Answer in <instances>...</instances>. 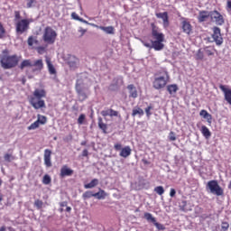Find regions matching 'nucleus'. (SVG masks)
I'll return each instance as SVG.
<instances>
[{"instance_id":"obj_1","label":"nucleus","mask_w":231,"mask_h":231,"mask_svg":"<svg viewBox=\"0 0 231 231\" xmlns=\"http://www.w3.org/2000/svg\"><path fill=\"white\" fill-rule=\"evenodd\" d=\"M152 37L154 41H152V43H149L145 41H142V44L145 48H150V50H154L155 51H162L165 48V34L160 32V27L156 26L154 23H152Z\"/></svg>"},{"instance_id":"obj_2","label":"nucleus","mask_w":231,"mask_h":231,"mask_svg":"<svg viewBox=\"0 0 231 231\" xmlns=\"http://www.w3.org/2000/svg\"><path fill=\"white\" fill-rule=\"evenodd\" d=\"M42 98H46V90L43 88H36L29 102L34 109L46 108V102Z\"/></svg>"},{"instance_id":"obj_3","label":"nucleus","mask_w":231,"mask_h":231,"mask_svg":"<svg viewBox=\"0 0 231 231\" xmlns=\"http://www.w3.org/2000/svg\"><path fill=\"white\" fill-rule=\"evenodd\" d=\"M169 80H171L169 71H167L165 69H162L154 74L152 86L154 89H163V88H165V86H167L169 83Z\"/></svg>"},{"instance_id":"obj_4","label":"nucleus","mask_w":231,"mask_h":231,"mask_svg":"<svg viewBox=\"0 0 231 231\" xmlns=\"http://www.w3.org/2000/svg\"><path fill=\"white\" fill-rule=\"evenodd\" d=\"M0 64L4 69H12L19 64V57L17 55H3L0 58Z\"/></svg>"},{"instance_id":"obj_5","label":"nucleus","mask_w":231,"mask_h":231,"mask_svg":"<svg viewBox=\"0 0 231 231\" xmlns=\"http://www.w3.org/2000/svg\"><path fill=\"white\" fill-rule=\"evenodd\" d=\"M24 68H33L32 73H35L44 69V63L42 62V60H36L33 62L32 60H23L20 64V69H24Z\"/></svg>"},{"instance_id":"obj_6","label":"nucleus","mask_w":231,"mask_h":231,"mask_svg":"<svg viewBox=\"0 0 231 231\" xmlns=\"http://www.w3.org/2000/svg\"><path fill=\"white\" fill-rule=\"evenodd\" d=\"M42 40L46 44H55L57 41V31L51 26L45 27L43 30Z\"/></svg>"},{"instance_id":"obj_7","label":"nucleus","mask_w":231,"mask_h":231,"mask_svg":"<svg viewBox=\"0 0 231 231\" xmlns=\"http://www.w3.org/2000/svg\"><path fill=\"white\" fill-rule=\"evenodd\" d=\"M32 20L30 19H22L16 22L15 23V32L18 35H23L25 32L30 30V23Z\"/></svg>"},{"instance_id":"obj_8","label":"nucleus","mask_w":231,"mask_h":231,"mask_svg":"<svg viewBox=\"0 0 231 231\" xmlns=\"http://www.w3.org/2000/svg\"><path fill=\"white\" fill-rule=\"evenodd\" d=\"M207 189H208L211 194H215V196H223L224 191L217 180H209L207 184Z\"/></svg>"},{"instance_id":"obj_9","label":"nucleus","mask_w":231,"mask_h":231,"mask_svg":"<svg viewBox=\"0 0 231 231\" xmlns=\"http://www.w3.org/2000/svg\"><path fill=\"white\" fill-rule=\"evenodd\" d=\"M114 149L116 151H121L119 153V156H121V158H128V156H131V146H125L124 148H122V144L117 143L114 145Z\"/></svg>"},{"instance_id":"obj_10","label":"nucleus","mask_w":231,"mask_h":231,"mask_svg":"<svg viewBox=\"0 0 231 231\" xmlns=\"http://www.w3.org/2000/svg\"><path fill=\"white\" fill-rule=\"evenodd\" d=\"M211 21L217 26H223L225 24V17L217 10L211 11Z\"/></svg>"},{"instance_id":"obj_11","label":"nucleus","mask_w":231,"mask_h":231,"mask_svg":"<svg viewBox=\"0 0 231 231\" xmlns=\"http://www.w3.org/2000/svg\"><path fill=\"white\" fill-rule=\"evenodd\" d=\"M180 21V26L183 33H186V35H190V33H192V24L190 23V21L185 17H181Z\"/></svg>"},{"instance_id":"obj_12","label":"nucleus","mask_w":231,"mask_h":231,"mask_svg":"<svg viewBox=\"0 0 231 231\" xmlns=\"http://www.w3.org/2000/svg\"><path fill=\"white\" fill-rule=\"evenodd\" d=\"M212 39L217 46H221V44H223V37L221 36V29L219 27H213Z\"/></svg>"},{"instance_id":"obj_13","label":"nucleus","mask_w":231,"mask_h":231,"mask_svg":"<svg viewBox=\"0 0 231 231\" xmlns=\"http://www.w3.org/2000/svg\"><path fill=\"white\" fill-rule=\"evenodd\" d=\"M75 89L79 100H81V102H84V100L88 98V94H86V92L84 91V87L82 86V84L77 81Z\"/></svg>"},{"instance_id":"obj_14","label":"nucleus","mask_w":231,"mask_h":231,"mask_svg":"<svg viewBox=\"0 0 231 231\" xmlns=\"http://www.w3.org/2000/svg\"><path fill=\"white\" fill-rule=\"evenodd\" d=\"M211 18V11H206V10H201L199 12V15L197 17L199 23H205L208 21V19Z\"/></svg>"},{"instance_id":"obj_15","label":"nucleus","mask_w":231,"mask_h":231,"mask_svg":"<svg viewBox=\"0 0 231 231\" xmlns=\"http://www.w3.org/2000/svg\"><path fill=\"white\" fill-rule=\"evenodd\" d=\"M157 19H162V25L163 28H169V13L163 12V13H157L155 14Z\"/></svg>"},{"instance_id":"obj_16","label":"nucleus","mask_w":231,"mask_h":231,"mask_svg":"<svg viewBox=\"0 0 231 231\" xmlns=\"http://www.w3.org/2000/svg\"><path fill=\"white\" fill-rule=\"evenodd\" d=\"M219 89L224 93L226 102L231 106V88H226L225 85H219Z\"/></svg>"},{"instance_id":"obj_17","label":"nucleus","mask_w":231,"mask_h":231,"mask_svg":"<svg viewBox=\"0 0 231 231\" xmlns=\"http://www.w3.org/2000/svg\"><path fill=\"white\" fill-rule=\"evenodd\" d=\"M43 160L45 167H51V150H44Z\"/></svg>"},{"instance_id":"obj_18","label":"nucleus","mask_w":231,"mask_h":231,"mask_svg":"<svg viewBox=\"0 0 231 231\" xmlns=\"http://www.w3.org/2000/svg\"><path fill=\"white\" fill-rule=\"evenodd\" d=\"M80 60L75 56H70L68 60V65L71 69H77L79 68Z\"/></svg>"},{"instance_id":"obj_19","label":"nucleus","mask_w":231,"mask_h":231,"mask_svg":"<svg viewBox=\"0 0 231 231\" xmlns=\"http://www.w3.org/2000/svg\"><path fill=\"white\" fill-rule=\"evenodd\" d=\"M66 176H73V170L68 167V165H63L60 171V177L66 178Z\"/></svg>"},{"instance_id":"obj_20","label":"nucleus","mask_w":231,"mask_h":231,"mask_svg":"<svg viewBox=\"0 0 231 231\" xmlns=\"http://www.w3.org/2000/svg\"><path fill=\"white\" fill-rule=\"evenodd\" d=\"M127 89L129 91L130 98H138V90H136V87H134V85H128Z\"/></svg>"},{"instance_id":"obj_21","label":"nucleus","mask_w":231,"mask_h":231,"mask_svg":"<svg viewBox=\"0 0 231 231\" xmlns=\"http://www.w3.org/2000/svg\"><path fill=\"white\" fill-rule=\"evenodd\" d=\"M46 64H47V68L49 69L50 75H57V69H55V67L51 63V60H50V58L46 59Z\"/></svg>"},{"instance_id":"obj_22","label":"nucleus","mask_w":231,"mask_h":231,"mask_svg":"<svg viewBox=\"0 0 231 231\" xmlns=\"http://www.w3.org/2000/svg\"><path fill=\"white\" fill-rule=\"evenodd\" d=\"M96 27L98 28L99 30H102L103 32H106L109 35H115V27L113 26L104 27V26L96 25Z\"/></svg>"},{"instance_id":"obj_23","label":"nucleus","mask_w":231,"mask_h":231,"mask_svg":"<svg viewBox=\"0 0 231 231\" xmlns=\"http://www.w3.org/2000/svg\"><path fill=\"white\" fill-rule=\"evenodd\" d=\"M199 116H203L207 120L208 124H212V115H210L207 110H201L199 112Z\"/></svg>"},{"instance_id":"obj_24","label":"nucleus","mask_w":231,"mask_h":231,"mask_svg":"<svg viewBox=\"0 0 231 231\" xmlns=\"http://www.w3.org/2000/svg\"><path fill=\"white\" fill-rule=\"evenodd\" d=\"M201 134H203L204 137H206L207 140L212 136V133L208 129V127L202 125L200 129Z\"/></svg>"},{"instance_id":"obj_25","label":"nucleus","mask_w":231,"mask_h":231,"mask_svg":"<svg viewBox=\"0 0 231 231\" xmlns=\"http://www.w3.org/2000/svg\"><path fill=\"white\" fill-rule=\"evenodd\" d=\"M106 196H107V193L100 188L98 192L94 193V198H97V199H106Z\"/></svg>"},{"instance_id":"obj_26","label":"nucleus","mask_w":231,"mask_h":231,"mask_svg":"<svg viewBox=\"0 0 231 231\" xmlns=\"http://www.w3.org/2000/svg\"><path fill=\"white\" fill-rule=\"evenodd\" d=\"M167 91L170 95H176L178 92V85L171 84L167 86Z\"/></svg>"},{"instance_id":"obj_27","label":"nucleus","mask_w":231,"mask_h":231,"mask_svg":"<svg viewBox=\"0 0 231 231\" xmlns=\"http://www.w3.org/2000/svg\"><path fill=\"white\" fill-rule=\"evenodd\" d=\"M98 185V179H93L89 183L84 185V189H95Z\"/></svg>"},{"instance_id":"obj_28","label":"nucleus","mask_w":231,"mask_h":231,"mask_svg":"<svg viewBox=\"0 0 231 231\" xmlns=\"http://www.w3.org/2000/svg\"><path fill=\"white\" fill-rule=\"evenodd\" d=\"M28 46H33V44H39V40H37V36H29L27 40Z\"/></svg>"},{"instance_id":"obj_29","label":"nucleus","mask_w":231,"mask_h":231,"mask_svg":"<svg viewBox=\"0 0 231 231\" xmlns=\"http://www.w3.org/2000/svg\"><path fill=\"white\" fill-rule=\"evenodd\" d=\"M98 127L99 129H102L103 133H107V125H106L104 123V121L102 120V117L98 118Z\"/></svg>"},{"instance_id":"obj_30","label":"nucleus","mask_w":231,"mask_h":231,"mask_svg":"<svg viewBox=\"0 0 231 231\" xmlns=\"http://www.w3.org/2000/svg\"><path fill=\"white\" fill-rule=\"evenodd\" d=\"M144 219H146V221H149L150 223H156V218L152 217V214L149 212L144 213Z\"/></svg>"},{"instance_id":"obj_31","label":"nucleus","mask_w":231,"mask_h":231,"mask_svg":"<svg viewBox=\"0 0 231 231\" xmlns=\"http://www.w3.org/2000/svg\"><path fill=\"white\" fill-rule=\"evenodd\" d=\"M136 115H139V116H143L144 113H143V109L137 107V108H134L133 112H132V116H136Z\"/></svg>"},{"instance_id":"obj_32","label":"nucleus","mask_w":231,"mask_h":231,"mask_svg":"<svg viewBox=\"0 0 231 231\" xmlns=\"http://www.w3.org/2000/svg\"><path fill=\"white\" fill-rule=\"evenodd\" d=\"M37 121L42 125H44V124H46V122H48V118L46 117V116H42L41 114L37 115Z\"/></svg>"},{"instance_id":"obj_33","label":"nucleus","mask_w":231,"mask_h":231,"mask_svg":"<svg viewBox=\"0 0 231 231\" xmlns=\"http://www.w3.org/2000/svg\"><path fill=\"white\" fill-rule=\"evenodd\" d=\"M4 160L5 162H7V163H10L11 162H14V160H15V156H14V154L12 153H5L4 155Z\"/></svg>"},{"instance_id":"obj_34","label":"nucleus","mask_w":231,"mask_h":231,"mask_svg":"<svg viewBox=\"0 0 231 231\" xmlns=\"http://www.w3.org/2000/svg\"><path fill=\"white\" fill-rule=\"evenodd\" d=\"M154 192H156V194H159V196H163V194L165 193V189L162 188V186H157L154 188Z\"/></svg>"},{"instance_id":"obj_35","label":"nucleus","mask_w":231,"mask_h":231,"mask_svg":"<svg viewBox=\"0 0 231 231\" xmlns=\"http://www.w3.org/2000/svg\"><path fill=\"white\" fill-rule=\"evenodd\" d=\"M39 125H41V124L36 120L34 123L31 124V125L28 126V131H33L35 129H38Z\"/></svg>"},{"instance_id":"obj_36","label":"nucleus","mask_w":231,"mask_h":231,"mask_svg":"<svg viewBox=\"0 0 231 231\" xmlns=\"http://www.w3.org/2000/svg\"><path fill=\"white\" fill-rule=\"evenodd\" d=\"M204 54H203V51H201V49H199L198 51H197V54L195 55V59L196 60H203V58H204Z\"/></svg>"},{"instance_id":"obj_37","label":"nucleus","mask_w":231,"mask_h":231,"mask_svg":"<svg viewBox=\"0 0 231 231\" xmlns=\"http://www.w3.org/2000/svg\"><path fill=\"white\" fill-rule=\"evenodd\" d=\"M42 183L43 185H50V183H51V177H50V175L48 174L44 175L42 179Z\"/></svg>"},{"instance_id":"obj_38","label":"nucleus","mask_w":231,"mask_h":231,"mask_svg":"<svg viewBox=\"0 0 231 231\" xmlns=\"http://www.w3.org/2000/svg\"><path fill=\"white\" fill-rule=\"evenodd\" d=\"M89 198H95V193H93V191H86L83 193L84 199H89Z\"/></svg>"},{"instance_id":"obj_39","label":"nucleus","mask_w":231,"mask_h":231,"mask_svg":"<svg viewBox=\"0 0 231 231\" xmlns=\"http://www.w3.org/2000/svg\"><path fill=\"white\" fill-rule=\"evenodd\" d=\"M43 205H44V202H42V200H41V199H36L34 201V207H36V208L38 210H41V208H42Z\"/></svg>"},{"instance_id":"obj_40","label":"nucleus","mask_w":231,"mask_h":231,"mask_svg":"<svg viewBox=\"0 0 231 231\" xmlns=\"http://www.w3.org/2000/svg\"><path fill=\"white\" fill-rule=\"evenodd\" d=\"M5 34H6V29H5V26L0 22V39H3Z\"/></svg>"},{"instance_id":"obj_41","label":"nucleus","mask_w":231,"mask_h":231,"mask_svg":"<svg viewBox=\"0 0 231 231\" xmlns=\"http://www.w3.org/2000/svg\"><path fill=\"white\" fill-rule=\"evenodd\" d=\"M85 120H86V115L81 114V115L79 116V118H78V124H79V125H82V124H84Z\"/></svg>"},{"instance_id":"obj_42","label":"nucleus","mask_w":231,"mask_h":231,"mask_svg":"<svg viewBox=\"0 0 231 231\" xmlns=\"http://www.w3.org/2000/svg\"><path fill=\"white\" fill-rule=\"evenodd\" d=\"M153 225H154V226H156V228L158 230H165V226H163L161 223L156 222V220H155V222H153Z\"/></svg>"},{"instance_id":"obj_43","label":"nucleus","mask_w":231,"mask_h":231,"mask_svg":"<svg viewBox=\"0 0 231 231\" xmlns=\"http://www.w3.org/2000/svg\"><path fill=\"white\" fill-rule=\"evenodd\" d=\"M26 1H27V4H26L27 8H32L33 5L37 3V0H26Z\"/></svg>"},{"instance_id":"obj_44","label":"nucleus","mask_w":231,"mask_h":231,"mask_svg":"<svg viewBox=\"0 0 231 231\" xmlns=\"http://www.w3.org/2000/svg\"><path fill=\"white\" fill-rule=\"evenodd\" d=\"M168 138L170 142H176V134H174V132H170Z\"/></svg>"},{"instance_id":"obj_45","label":"nucleus","mask_w":231,"mask_h":231,"mask_svg":"<svg viewBox=\"0 0 231 231\" xmlns=\"http://www.w3.org/2000/svg\"><path fill=\"white\" fill-rule=\"evenodd\" d=\"M228 228H230V224H228V222H222L221 229L226 231Z\"/></svg>"},{"instance_id":"obj_46","label":"nucleus","mask_w":231,"mask_h":231,"mask_svg":"<svg viewBox=\"0 0 231 231\" xmlns=\"http://www.w3.org/2000/svg\"><path fill=\"white\" fill-rule=\"evenodd\" d=\"M71 17H72V19H74L75 21H80V22L83 21V19L80 18L79 15L77 14V13H72V14H71Z\"/></svg>"},{"instance_id":"obj_47","label":"nucleus","mask_w":231,"mask_h":231,"mask_svg":"<svg viewBox=\"0 0 231 231\" xmlns=\"http://www.w3.org/2000/svg\"><path fill=\"white\" fill-rule=\"evenodd\" d=\"M151 109H152V106H149L148 107L145 108V113H146V116L148 118L151 117V115H152V113H151Z\"/></svg>"},{"instance_id":"obj_48","label":"nucleus","mask_w":231,"mask_h":231,"mask_svg":"<svg viewBox=\"0 0 231 231\" xmlns=\"http://www.w3.org/2000/svg\"><path fill=\"white\" fill-rule=\"evenodd\" d=\"M111 109H106V110H102L101 115L106 117V116H110Z\"/></svg>"},{"instance_id":"obj_49","label":"nucleus","mask_w":231,"mask_h":231,"mask_svg":"<svg viewBox=\"0 0 231 231\" xmlns=\"http://www.w3.org/2000/svg\"><path fill=\"white\" fill-rule=\"evenodd\" d=\"M36 50H37V52H38L40 55H42V53H43L44 51H46V48H44V47H42V46L37 47Z\"/></svg>"},{"instance_id":"obj_50","label":"nucleus","mask_w":231,"mask_h":231,"mask_svg":"<svg viewBox=\"0 0 231 231\" xmlns=\"http://www.w3.org/2000/svg\"><path fill=\"white\" fill-rule=\"evenodd\" d=\"M14 19L15 21H18L19 19H21V12L19 11L14 12Z\"/></svg>"},{"instance_id":"obj_51","label":"nucleus","mask_w":231,"mask_h":231,"mask_svg":"<svg viewBox=\"0 0 231 231\" xmlns=\"http://www.w3.org/2000/svg\"><path fill=\"white\" fill-rule=\"evenodd\" d=\"M205 53H206V55H208V57H210V56L214 55L213 51L208 50V47H207L205 49Z\"/></svg>"},{"instance_id":"obj_52","label":"nucleus","mask_w":231,"mask_h":231,"mask_svg":"<svg viewBox=\"0 0 231 231\" xmlns=\"http://www.w3.org/2000/svg\"><path fill=\"white\" fill-rule=\"evenodd\" d=\"M110 116H118V111L113 110L112 108H110Z\"/></svg>"},{"instance_id":"obj_53","label":"nucleus","mask_w":231,"mask_h":231,"mask_svg":"<svg viewBox=\"0 0 231 231\" xmlns=\"http://www.w3.org/2000/svg\"><path fill=\"white\" fill-rule=\"evenodd\" d=\"M174 196H176V189H174L173 188H171L170 189V197L171 198H174Z\"/></svg>"},{"instance_id":"obj_54","label":"nucleus","mask_w":231,"mask_h":231,"mask_svg":"<svg viewBox=\"0 0 231 231\" xmlns=\"http://www.w3.org/2000/svg\"><path fill=\"white\" fill-rule=\"evenodd\" d=\"M89 155V152H88V149L83 150L82 156L84 158L88 157Z\"/></svg>"},{"instance_id":"obj_55","label":"nucleus","mask_w":231,"mask_h":231,"mask_svg":"<svg viewBox=\"0 0 231 231\" xmlns=\"http://www.w3.org/2000/svg\"><path fill=\"white\" fill-rule=\"evenodd\" d=\"M79 33H81V34H80V37H83V35L86 33L87 30H86V29H83V28H80V29L79 30Z\"/></svg>"},{"instance_id":"obj_56","label":"nucleus","mask_w":231,"mask_h":231,"mask_svg":"<svg viewBox=\"0 0 231 231\" xmlns=\"http://www.w3.org/2000/svg\"><path fill=\"white\" fill-rule=\"evenodd\" d=\"M60 206L62 207V208L63 207H68V202H66V201L60 202Z\"/></svg>"},{"instance_id":"obj_57","label":"nucleus","mask_w":231,"mask_h":231,"mask_svg":"<svg viewBox=\"0 0 231 231\" xmlns=\"http://www.w3.org/2000/svg\"><path fill=\"white\" fill-rule=\"evenodd\" d=\"M227 8H229V10H231V0L227 1Z\"/></svg>"},{"instance_id":"obj_58","label":"nucleus","mask_w":231,"mask_h":231,"mask_svg":"<svg viewBox=\"0 0 231 231\" xmlns=\"http://www.w3.org/2000/svg\"><path fill=\"white\" fill-rule=\"evenodd\" d=\"M66 212H71V207H67L66 208Z\"/></svg>"},{"instance_id":"obj_59","label":"nucleus","mask_w":231,"mask_h":231,"mask_svg":"<svg viewBox=\"0 0 231 231\" xmlns=\"http://www.w3.org/2000/svg\"><path fill=\"white\" fill-rule=\"evenodd\" d=\"M0 231H6V227L5 226L0 227Z\"/></svg>"},{"instance_id":"obj_60","label":"nucleus","mask_w":231,"mask_h":231,"mask_svg":"<svg viewBox=\"0 0 231 231\" xmlns=\"http://www.w3.org/2000/svg\"><path fill=\"white\" fill-rule=\"evenodd\" d=\"M143 162L147 165V163H149V162L147 160H143Z\"/></svg>"},{"instance_id":"obj_61","label":"nucleus","mask_w":231,"mask_h":231,"mask_svg":"<svg viewBox=\"0 0 231 231\" xmlns=\"http://www.w3.org/2000/svg\"><path fill=\"white\" fill-rule=\"evenodd\" d=\"M28 79H33V76L28 75Z\"/></svg>"},{"instance_id":"obj_62","label":"nucleus","mask_w":231,"mask_h":231,"mask_svg":"<svg viewBox=\"0 0 231 231\" xmlns=\"http://www.w3.org/2000/svg\"><path fill=\"white\" fill-rule=\"evenodd\" d=\"M0 201H3V195H0Z\"/></svg>"},{"instance_id":"obj_63","label":"nucleus","mask_w":231,"mask_h":231,"mask_svg":"<svg viewBox=\"0 0 231 231\" xmlns=\"http://www.w3.org/2000/svg\"><path fill=\"white\" fill-rule=\"evenodd\" d=\"M3 185V180L0 179V187Z\"/></svg>"},{"instance_id":"obj_64","label":"nucleus","mask_w":231,"mask_h":231,"mask_svg":"<svg viewBox=\"0 0 231 231\" xmlns=\"http://www.w3.org/2000/svg\"><path fill=\"white\" fill-rule=\"evenodd\" d=\"M60 212H64V208H60Z\"/></svg>"}]
</instances>
